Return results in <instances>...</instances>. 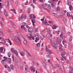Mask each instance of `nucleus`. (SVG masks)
Instances as JSON below:
<instances>
[{"mask_svg":"<svg viewBox=\"0 0 73 73\" xmlns=\"http://www.w3.org/2000/svg\"><path fill=\"white\" fill-rule=\"evenodd\" d=\"M56 27L58 28V26H57V25H53V26L52 27V29H56Z\"/></svg>","mask_w":73,"mask_h":73,"instance_id":"obj_11","label":"nucleus"},{"mask_svg":"<svg viewBox=\"0 0 73 73\" xmlns=\"http://www.w3.org/2000/svg\"><path fill=\"white\" fill-rule=\"evenodd\" d=\"M46 57L47 58H50L51 57V55L50 54H48L46 55Z\"/></svg>","mask_w":73,"mask_h":73,"instance_id":"obj_17","label":"nucleus"},{"mask_svg":"<svg viewBox=\"0 0 73 73\" xmlns=\"http://www.w3.org/2000/svg\"><path fill=\"white\" fill-rule=\"evenodd\" d=\"M72 36H71L70 37V38H69V40L70 41H72Z\"/></svg>","mask_w":73,"mask_h":73,"instance_id":"obj_35","label":"nucleus"},{"mask_svg":"<svg viewBox=\"0 0 73 73\" xmlns=\"http://www.w3.org/2000/svg\"><path fill=\"white\" fill-rule=\"evenodd\" d=\"M14 38L16 40H18V41L19 42L20 44H21V40H20V37H19V36H18L17 37L15 36L14 37Z\"/></svg>","mask_w":73,"mask_h":73,"instance_id":"obj_3","label":"nucleus"},{"mask_svg":"<svg viewBox=\"0 0 73 73\" xmlns=\"http://www.w3.org/2000/svg\"><path fill=\"white\" fill-rule=\"evenodd\" d=\"M0 35L1 36H2L3 37L4 36V34L3 33H1V34H0Z\"/></svg>","mask_w":73,"mask_h":73,"instance_id":"obj_49","label":"nucleus"},{"mask_svg":"<svg viewBox=\"0 0 73 73\" xmlns=\"http://www.w3.org/2000/svg\"><path fill=\"white\" fill-rule=\"evenodd\" d=\"M6 62H9L10 64L11 63V58L6 59Z\"/></svg>","mask_w":73,"mask_h":73,"instance_id":"obj_7","label":"nucleus"},{"mask_svg":"<svg viewBox=\"0 0 73 73\" xmlns=\"http://www.w3.org/2000/svg\"><path fill=\"white\" fill-rule=\"evenodd\" d=\"M66 43V42L65 40H63L62 42V43L63 44V45H65V44Z\"/></svg>","mask_w":73,"mask_h":73,"instance_id":"obj_32","label":"nucleus"},{"mask_svg":"<svg viewBox=\"0 0 73 73\" xmlns=\"http://www.w3.org/2000/svg\"><path fill=\"white\" fill-rule=\"evenodd\" d=\"M62 19L63 20V21H64V23H66V19H65V18H64V17H62Z\"/></svg>","mask_w":73,"mask_h":73,"instance_id":"obj_9","label":"nucleus"},{"mask_svg":"<svg viewBox=\"0 0 73 73\" xmlns=\"http://www.w3.org/2000/svg\"><path fill=\"white\" fill-rule=\"evenodd\" d=\"M32 14H30V19H32Z\"/></svg>","mask_w":73,"mask_h":73,"instance_id":"obj_43","label":"nucleus"},{"mask_svg":"<svg viewBox=\"0 0 73 73\" xmlns=\"http://www.w3.org/2000/svg\"><path fill=\"white\" fill-rule=\"evenodd\" d=\"M11 11H13V13H14L16 14V12L15 11V10L11 9Z\"/></svg>","mask_w":73,"mask_h":73,"instance_id":"obj_33","label":"nucleus"},{"mask_svg":"<svg viewBox=\"0 0 73 73\" xmlns=\"http://www.w3.org/2000/svg\"><path fill=\"white\" fill-rule=\"evenodd\" d=\"M6 40H8L9 42L10 43V45H12V43L11 42V40H9V38H8L7 39H6Z\"/></svg>","mask_w":73,"mask_h":73,"instance_id":"obj_26","label":"nucleus"},{"mask_svg":"<svg viewBox=\"0 0 73 73\" xmlns=\"http://www.w3.org/2000/svg\"><path fill=\"white\" fill-rule=\"evenodd\" d=\"M56 66L57 67H59V66H60V64H56Z\"/></svg>","mask_w":73,"mask_h":73,"instance_id":"obj_58","label":"nucleus"},{"mask_svg":"<svg viewBox=\"0 0 73 73\" xmlns=\"http://www.w3.org/2000/svg\"><path fill=\"white\" fill-rule=\"evenodd\" d=\"M0 8H3V6H1V3H0Z\"/></svg>","mask_w":73,"mask_h":73,"instance_id":"obj_46","label":"nucleus"},{"mask_svg":"<svg viewBox=\"0 0 73 73\" xmlns=\"http://www.w3.org/2000/svg\"><path fill=\"white\" fill-rule=\"evenodd\" d=\"M31 21L33 23V25L34 26H35L34 23H36L35 20L33 19H32V20H31Z\"/></svg>","mask_w":73,"mask_h":73,"instance_id":"obj_14","label":"nucleus"},{"mask_svg":"<svg viewBox=\"0 0 73 73\" xmlns=\"http://www.w3.org/2000/svg\"><path fill=\"white\" fill-rule=\"evenodd\" d=\"M69 8L70 9H72V8H73V6H72V5H69Z\"/></svg>","mask_w":73,"mask_h":73,"instance_id":"obj_34","label":"nucleus"},{"mask_svg":"<svg viewBox=\"0 0 73 73\" xmlns=\"http://www.w3.org/2000/svg\"><path fill=\"white\" fill-rule=\"evenodd\" d=\"M27 16L26 15H22L21 16V19H23L24 18L25 19H27Z\"/></svg>","mask_w":73,"mask_h":73,"instance_id":"obj_6","label":"nucleus"},{"mask_svg":"<svg viewBox=\"0 0 73 73\" xmlns=\"http://www.w3.org/2000/svg\"><path fill=\"white\" fill-rule=\"evenodd\" d=\"M50 42L51 43V44L52 46H53V47L54 48H55V49H57V46H56V44L54 43V42H53V41L52 40H50Z\"/></svg>","mask_w":73,"mask_h":73,"instance_id":"obj_2","label":"nucleus"},{"mask_svg":"<svg viewBox=\"0 0 73 73\" xmlns=\"http://www.w3.org/2000/svg\"><path fill=\"white\" fill-rule=\"evenodd\" d=\"M59 50H60V51H63V48H62L59 47Z\"/></svg>","mask_w":73,"mask_h":73,"instance_id":"obj_23","label":"nucleus"},{"mask_svg":"<svg viewBox=\"0 0 73 73\" xmlns=\"http://www.w3.org/2000/svg\"><path fill=\"white\" fill-rule=\"evenodd\" d=\"M22 25H24V26H25L27 25V23H25L23 22L22 23Z\"/></svg>","mask_w":73,"mask_h":73,"instance_id":"obj_36","label":"nucleus"},{"mask_svg":"<svg viewBox=\"0 0 73 73\" xmlns=\"http://www.w3.org/2000/svg\"><path fill=\"white\" fill-rule=\"evenodd\" d=\"M21 29H24V28H25V27H24V26H23V25H21Z\"/></svg>","mask_w":73,"mask_h":73,"instance_id":"obj_40","label":"nucleus"},{"mask_svg":"<svg viewBox=\"0 0 73 73\" xmlns=\"http://www.w3.org/2000/svg\"><path fill=\"white\" fill-rule=\"evenodd\" d=\"M10 23L11 25H13V23H12V22L11 21H10L9 22Z\"/></svg>","mask_w":73,"mask_h":73,"instance_id":"obj_55","label":"nucleus"},{"mask_svg":"<svg viewBox=\"0 0 73 73\" xmlns=\"http://www.w3.org/2000/svg\"><path fill=\"white\" fill-rule=\"evenodd\" d=\"M57 39L58 40V43H61V38L60 37H58L57 38Z\"/></svg>","mask_w":73,"mask_h":73,"instance_id":"obj_4","label":"nucleus"},{"mask_svg":"<svg viewBox=\"0 0 73 73\" xmlns=\"http://www.w3.org/2000/svg\"><path fill=\"white\" fill-rule=\"evenodd\" d=\"M13 26L14 28H17V27H16V26L15 25H13Z\"/></svg>","mask_w":73,"mask_h":73,"instance_id":"obj_53","label":"nucleus"},{"mask_svg":"<svg viewBox=\"0 0 73 73\" xmlns=\"http://www.w3.org/2000/svg\"><path fill=\"white\" fill-rule=\"evenodd\" d=\"M33 19H35L36 18V16H35V14H33Z\"/></svg>","mask_w":73,"mask_h":73,"instance_id":"obj_48","label":"nucleus"},{"mask_svg":"<svg viewBox=\"0 0 73 73\" xmlns=\"http://www.w3.org/2000/svg\"><path fill=\"white\" fill-rule=\"evenodd\" d=\"M24 44L25 45H27V41L26 40H25L24 41Z\"/></svg>","mask_w":73,"mask_h":73,"instance_id":"obj_28","label":"nucleus"},{"mask_svg":"<svg viewBox=\"0 0 73 73\" xmlns=\"http://www.w3.org/2000/svg\"><path fill=\"white\" fill-rule=\"evenodd\" d=\"M8 56L9 57H10L11 56V53L9 52L8 53Z\"/></svg>","mask_w":73,"mask_h":73,"instance_id":"obj_42","label":"nucleus"},{"mask_svg":"<svg viewBox=\"0 0 73 73\" xmlns=\"http://www.w3.org/2000/svg\"><path fill=\"white\" fill-rule=\"evenodd\" d=\"M23 66H24L23 65V64H22L20 65V68L21 69H23Z\"/></svg>","mask_w":73,"mask_h":73,"instance_id":"obj_30","label":"nucleus"},{"mask_svg":"<svg viewBox=\"0 0 73 73\" xmlns=\"http://www.w3.org/2000/svg\"><path fill=\"white\" fill-rule=\"evenodd\" d=\"M15 62H17V63H18V62H19V61L18 60V59H16Z\"/></svg>","mask_w":73,"mask_h":73,"instance_id":"obj_61","label":"nucleus"},{"mask_svg":"<svg viewBox=\"0 0 73 73\" xmlns=\"http://www.w3.org/2000/svg\"><path fill=\"white\" fill-rule=\"evenodd\" d=\"M43 23H44V24H45L46 25H49V24L47 23L46 21V19H44V21H43Z\"/></svg>","mask_w":73,"mask_h":73,"instance_id":"obj_13","label":"nucleus"},{"mask_svg":"<svg viewBox=\"0 0 73 73\" xmlns=\"http://www.w3.org/2000/svg\"><path fill=\"white\" fill-rule=\"evenodd\" d=\"M42 64H43V65L44 66H45V68H47V65H46L45 62H44V61H42Z\"/></svg>","mask_w":73,"mask_h":73,"instance_id":"obj_18","label":"nucleus"},{"mask_svg":"<svg viewBox=\"0 0 73 73\" xmlns=\"http://www.w3.org/2000/svg\"><path fill=\"white\" fill-rule=\"evenodd\" d=\"M5 13V15L6 16H7V17L8 16V13Z\"/></svg>","mask_w":73,"mask_h":73,"instance_id":"obj_38","label":"nucleus"},{"mask_svg":"<svg viewBox=\"0 0 73 73\" xmlns=\"http://www.w3.org/2000/svg\"><path fill=\"white\" fill-rule=\"evenodd\" d=\"M15 4L16 5H18V1H16L15 2Z\"/></svg>","mask_w":73,"mask_h":73,"instance_id":"obj_63","label":"nucleus"},{"mask_svg":"<svg viewBox=\"0 0 73 73\" xmlns=\"http://www.w3.org/2000/svg\"><path fill=\"white\" fill-rule=\"evenodd\" d=\"M68 48H70V49H72V46H71V45L70 44L69 45Z\"/></svg>","mask_w":73,"mask_h":73,"instance_id":"obj_41","label":"nucleus"},{"mask_svg":"<svg viewBox=\"0 0 73 73\" xmlns=\"http://www.w3.org/2000/svg\"><path fill=\"white\" fill-rule=\"evenodd\" d=\"M70 70H71V71H73V67H70Z\"/></svg>","mask_w":73,"mask_h":73,"instance_id":"obj_51","label":"nucleus"},{"mask_svg":"<svg viewBox=\"0 0 73 73\" xmlns=\"http://www.w3.org/2000/svg\"><path fill=\"white\" fill-rule=\"evenodd\" d=\"M43 6H44V7H46L47 6V4L46 3L44 4L43 5H42Z\"/></svg>","mask_w":73,"mask_h":73,"instance_id":"obj_50","label":"nucleus"},{"mask_svg":"<svg viewBox=\"0 0 73 73\" xmlns=\"http://www.w3.org/2000/svg\"><path fill=\"white\" fill-rule=\"evenodd\" d=\"M49 31L50 33L51 32V31H52V29L50 27L49 29Z\"/></svg>","mask_w":73,"mask_h":73,"instance_id":"obj_39","label":"nucleus"},{"mask_svg":"<svg viewBox=\"0 0 73 73\" xmlns=\"http://www.w3.org/2000/svg\"><path fill=\"white\" fill-rule=\"evenodd\" d=\"M35 39L36 40H39V38H38V37H36L35 38Z\"/></svg>","mask_w":73,"mask_h":73,"instance_id":"obj_62","label":"nucleus"},{"mask_svg":"<svg viewBox=\"0 0 73 73\" xmlns=\"http://www.w3.org/2000/svg\"><path fill=\"white\" fill-rule=\"evenodd\" d=\"M40 38L42 41H43V40H44V38H43L41 36L40 37Z\"/></svg>","mask_w":73,"mask_h":73,"instance_id":"obj_52","label":"nucleus"},{"mask_svg":"<svg viewBox=\"0 0 73 73\" xmlns=\"http://www.w3.org/2000/svg\"><path fill=\"white\" fill-rule=\"evenodd\" d=\"M48 23H49L50 24H53V22H52V21H49Z\"/></svg>","mask_w":73,"mask_h":73,"instance_id":"obj_45","label":"nucleus"},{"mask_svg":"<svg viewBox=\"0 0 73 73\" xmlns=\"http://www.w3.org/2000/svg\"><path fill=\"white\" fill-rule=\"evenodd\" d=\"M28 37V38L29 39V40H35V38L34 37H31L29 36H27Z\"/></svg>","mask_w":73,"mask_h":73,"instance_id":"obj_10","label":"nucleus"},{"mask_svg":"<svg viewBox=\"0 0 73 73\" xmlns=\"http://www.w3.org/2000/svg\"><path fill=\"white\" fill-rule=\"evenodd\" d=\"M46 51L47 52H48V53H49L50 54L51 53H52V51H51V50H50L49 49H46Z\"/></svg>","mask_w":73,"mask_h":73,"instance_id":"obj_12","label":"nucleus"},{"mask_svg":"<svg viewBox=\"0 0 73 73\" xmlns=\"http://www.w3.org/2000/svg\"><path fill=\"white\" fill-rule=\"evenodd\" d=\"M33 69L34 68H33L32 67L30 68V69L31 70L32 72H33Z\"/></svg>","mask_w":73,"mask_h":73,"instance_id":"obj_57","label":"nucleus"},{"mask_svg":"<svg viewBox=\"0 0 73 73\" xmlns=\"http://www.w3.org/2000/svg\"><path fill=\"white\" fill-rule=\"evenodd\" d=\"M7 69L8 72H11V71L10 67H8Z\"/></svg>","mask_w":73,"mask_h":73,"instance_id":"obj_27","label":"nucleus"},{"mask_svg":"<svg viewBox=\"0 0 73 73\" xmlns=\"http://www.w3.org/2000/svg\"><path fill=\"white\" fill-rule=\"evenodd\" d=\"M4 13H7V11L5 9L4 10Z\"/></svg>","mask_w":73,"mask_h":73,"instance_id":"obj_59","label":"nucleus"},{"mask_svg":"<svg viewBox=\"0 0 73 73\" xmlns=\"http://www.w3.org/2000/svg\"><path fill=\"white\" fill-rule=\"evenodd\" d=\"M24 52H21V53L20 54L21 55V56H24Z\"/></svg>","mask_w":73,"mask_h":73,"instance_id":"obj_29","label":"nucleus"},{"mask_svg":"<svg viewBox=\"0 0 73 73\" xmlns=\"http://www.w3.org/2000/svg\"><path fill=\"white\" fill-rule=\"evenodd\" d=\"M39 1L41 3H44V2H45V0H39Z\"/></svg>","mask_w":73,"mask_h":73,"instance_id":"obj_37","label":"nucleus"},{"mask_svg":"<svg viewBox=\"0 0 73 73\" xmlns=\"http://www.w3.org/2000/svg\"><path fill=\"white\" fill-rule=\"evenodd\" d=\"M67 35L68 36H70V32H68L67 33Z\"/></svg>","mask_w":73,"mask_h":73,"instance_id":"obj_47","label":"nucleus"},{"mask_svg":"<svg viewBox=\"0 0 73 73\" xmlns=\"http://www.w3.org/2000/svg\"><path fill=\"white\" fill-rule=\"evenodd\" d=\"M12 30H10L9 29H8V32H11L12 31Z\"/></svg>","mask_w":73,"mask_h":73,"instance_id":"obj_54","label":"nucleus"},{"mask_svg":"<svg viewBox=\"0 0 73 73\" xmlns=\"http://www.w3.org/2000/svg\"><path fill=\"white\" fill-rule=\"evenodd\" d=\"M67 3L68 5H70V2L69 0H67Z\"/></svg>","mask_w":73,"mask_h":73,"instance_id":"obj_15","label":"nucleus"},{"mask_svg":"<svg viewBox=\"0 0 73 73\" xmlns=\"http://www.w3.org/2000/svg\"><path fill=\"white\" fill-rule=\"evenodd\" d=\"M10 68L11 70H14V68L13 67V66L12 65V64L11 65Z\"/></svg>","mask_w":73,"mask_h":73,"instance_id":"obj_21","label":"nucleus"},{"mask_svg":"<svg viewBox=\"0 0 73 73\" xmlns=\"http://www.w3.org/2000/svg\"><path fill=\"white\" fill-rule=\"evenodd\" d=\"M0 24H1V26H2V27H3V23H2V22H0Z\"/></svg>","mask_w":73,"mask_h":73,"instance_id":"obj_64","label":"nucleus"},{"mask_svg":"<svg viewBox=\"0 0 73 73\" xmlns=\"http://www.w3.org/2000/svg\"><path fill=\"white\" fill-rule=\"evenodd\" d=\"M28 31L30 33H32L33 32V29L32 28H31L28 29Z\"/></svg>","mask_w":73,"mask_h":73,"instance_id":"obj_8","label":"nucleus"},{"mask_svg":"<svg viewBox=\"0 0 73 73\" xmlns=\"http://www.w3.org/2000/svg\"><path fill=\"white\" fill-rule=\"evenodd\" d=\"M66 53L65 52V51H63V52H62L61 54V56H63L65 55Z\"/></svg>","mask_w":73,"mask_h":73,"instance_id":"obj_16","label":"nucleus"},{"mask_svg":"<svg viewBox=\"0 0 73 73\" xmlns=\"http://www.w3.org/2000/svg\"><path fill=\"white\" fill-rule=\"evenodd\" d=\"M36 46H38V47H40V43H38L37 44Z\"/></svg>","mask_w":73,"mask_h":73,"instance_id":"obj_31","label":"nucleus"},{"mask_svg":"<svg viewBox=\"0 0 73 73\" xmlns=\"http://www.w3.org/2000/svg\"><path fill=\"white\" fill-rule=\"evenodd\" d=\"M4 49V48L3 47H0V50H1L0 53H2L3 52V50Z\"/></svg>","mask_w":73,"mask_h":73,"instance_id":"obj_19","label":"nucleus"},{"mask_svg":"<svg viewBox=\"0 0 73 73\" xmlns=\"http://www.w3.org/2000/svg\"><path fill=\"white\" fill-rule=\"evenodd\" d=\"M5 5H6V7L7 8V9H8L9 7L8 6H9L8 1H5Z\"/></svg>","mask_w":73,"mask_h":73,"instance_id":"obj_5","label":"nucleus"},{"mask_svg":"<svg viewBox=\"0 0 73 73\" xmlns=\"http://www.w3.org/2000/svg\"><path fill=\"white\" fill-rule=\"evenodd\" d=\"M60 15L62 16H64V15H65V14L64 13V11H63L62 12L60 13Z\"/></svg>","mask_w":73,"mask_h":73,"instance_id":"obj_24","label":"nucleus"},{"mask_svg":"<svg viewBox=\"0 0 73 73\" xmlns=\"http://www.w3.org/2000/svg\"><path fill=\"white\" fill-rule=\"evenodd\" d=\"M31 64L33 65H35V62H31Z\"/></svg>","mask_w":73,"mask_h":73,"instance_id":"obj_44","label":"nucleus"},{"mask_svg":"<svg viewBox=\"0 0 73 73\" xmlns=\"http://www.w3.org/2000/svg\"><path fill=\"white\" fill-rule=\"evenodd\" d=\"M11 50L13 53L14 52V51H13L14 50V49L13 48H11Z\"/></svg>","mask_w":73,"mask_h":73,"instance_id":"obj_60","label":"nucleus"},{"mask_svg":"<svg viewBox=\"0 0 73 73\" xmlns=\"http://www.w3.org/2000/svg\"><path fill=\"white\" fill-rule=\"evenodd\" d=\"M67 15L68 17H70V14L69 12L67 13Z\"/></svg>","mask_w":73,"mask_h":73,"instance_id":"obj_25","label":"nucleus"},{"mask_svg":"<svg viewBox=\"0 0 73 73\" xmlns=\"http://www.w3.org/2000/svg\"><path fill=\"white\" fill-rule=\"evenodd\" d=\"M4 66L5 68H7V67H8V65H5Z\"/></svg>","mask_w":73,"mask_h":73,"instance_id":"obj_56","label":"nucleus"},{"mask_svg":"<svg viewBox=\"0 0 73 73\" xmlns=\"http://www.w3.org/2000/svg\"><path fill=\"white\" fill-rule=\"evenodd\" d=\"M52 15L54 16H55V17H57V18H59V16L58 15L57 16L56 14V11L55 10H53L52 11Z\"/></svg>","mask_w":73,"mask_h":73,"instance_id":"obj_1","label":"nucleus"},{"mask_svg":"<svg viewBox=\"0 0 73 73\" xmlns=\"http://www.w3.org/2000/svg\"><path fill=\"white\" fill-rule=\"evenodd\" d=\"M16 32L17 33L18 35H19V36H20L21 35V33L20 32L18 31H16Z\"/></svg>","mask_w":73,"mask_h":73,"instance_id":"obj_22","label":"nucleus"},{"mask_svg":"<svg viewBox=\"0 0 73 73\" xmlns=\"http://www.w3.org/2000/svg\"><path fill=\"white\" fill-rule=\"evenodd\" d=\"M13 52L14 53V54H15L17 56H18L19 55V54H18V52H17V50H15Z\"/></svg>","mask_w":73,"mask_h":73,"instance_id":"obj_20","label":"nucleus"}]
</instances>
